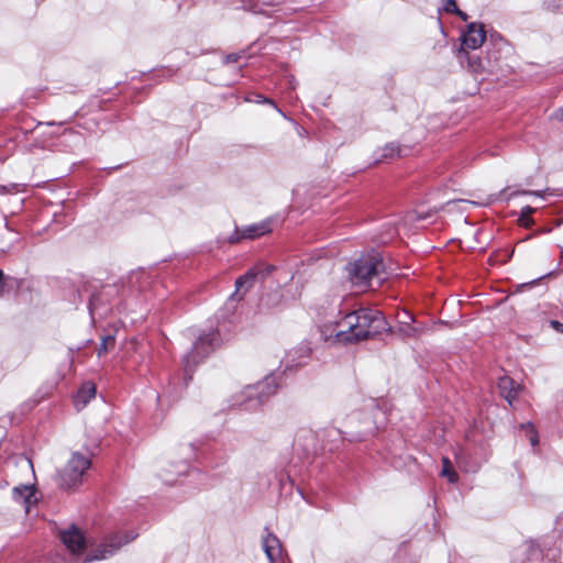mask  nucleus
I'll return each mask as SVG.
<instances>
[{
  "instance_id": "f257e3e1",
  "label": "nucleus",
  "mask_w": 563,
  "mask_h": 563,
  "mask_svg": "<svg viewBox=\"0 0 563 563\" xmlns=\"http://www.w3.org/2000/svg\"><path fill=\"white\" fill-rule=\"evenodd\" d=\"M384 318L379 311L369 309H360L349 313L343 319L341 325L345 329L336 331L334 334L324 333V340L334 336L339 343H354L368 339L379 333L384 329Z\"/></svg>"
},
{
  "instance_id": "f03ea898",
  "label": "nucleus",
  "mask_w": 563,
  "mask_h": 563,
  "mask_svg": "<svg viewBox=\"0 0 563 563\" xmlns=\"http://www.w3.org/2000/svg\"><path fill=\"white\" fill-rule=\"evenodd\" d=\"M384 271L383 258L377 252L362 256L351 264L349 269L352 283L362 288L366 287L373 277L379 276Z\"/></svg>"
},
{
  "instance_id": "7ed1b4c3",
  "label": "nucleus",
  "mask_w": 563,
  "mask_h": 563,
  "mask_svg": "<svg viewBox=\"0 0 563 563\" xmlns=\"http://www.w3.org/2000/svg\"><path fill=\"white\" fill-rule=\"evenodd\" d=\"M90 459L79 452H74L66 466L60 472L62 485L71 488L81 482L85 472L90 467Z\"/></svg>"
},
{
  "instance_id": "20e7f679",
  "label": "nucleus",
  "mask_w": 563,
  "mask_h": 563,
  "mask_svg": "<svg viewBox=\"0 0 563 563\" xmlns=\"http://www.w3.org/2000/svg\"><path fill=\"white\" fill-rule=\"evenodd\" d=\"M135 538L133 534H115L109 538L104 543L98 545L92 553L88 554L82 563H90L93 561L106 560L115 554L123 544L129 543Z\"/></svg>"
},
{
  "instance_id": "39448f33",
  "label": "nucleus",
  "mask_w": 563,
  "mask_h": 563,
  "mask_svg": "<svg viewBox=\"0 0 563 563\" xmlns=\"http://www.w3.org/2000/svg\"><path fill=\"white\" fill-rule=\"evenodd\" d=\"M374 407L373 402L369 401L363 406H360L358 398H346L342 400L335 408L336 419H350L351 422H361L363 411H367Z\"/></svg>"
},
{
  "instance_id": "423d86ee",
  "label": "nucleus",
  "mask_w": 563,
  "mask_h": 563,
  "mask_svg": "<svg viewBox=\"0 0 563 563\" xmlns=\"http://www.w3.org/2000/svg\"><path fill=\"white\" fill-rule=\"evenodd\" d=\"M486 40V31L481 23L472 22L467 25V30L462 35V46L459 54L467 53L468 49L479 48Z\"/></svg>"
},
{
  "instance_id": "0eeeda50",
  "label": "nucleus",
  "mask_w": 563,
  "mask_h": 563,
  "mask_svg": "<svg viewBox=\"0 0 563 563\" xmlns=\"http://www.w3.org/2000/svg\"><path fill=\"white\" fill-rule=\"evenodd\" d=\"M60 540L68 549V551L76 555L81 553L86 547V539L82 532L75 526L60 531Z\"/></svg>"
},
{
  "instance_id": "6e6552de",
  "label": "nucleus",
  "mask_w": 563,
  "mask_h": 563,
  "mask_svg": "<svg viewBox=\"0 0 563 563\" xmlns=\"http://www.w3.org/2000/svg\"><path fill=\"white\" fill-rule=\"evenodd\" d=\"M262 547L269 563H284L280 541L271 532L262 540Z\"/></svg>"
},
{
  "instance_id": "1a4fd4ad",
  "label": "nucleus",
  "mask_w": 563,
  "mask_h": 563,
  "mask_svg": "<svg viewBox=\"0 0 563 563\" xmlns=\"http://www.w3.org/2000/svg\"><path fill=\"white\" fill-rule=\"evenodd\" d=\"M499 394L507 400L509 406L514 405V401L518 398L519 394L523 390V386L520 383L515 382L509 376H503L498 379L497 384Z\"/></svg>"
},
{
  "instance_id": "9d476101",
  "label": "nucleus",
  "mask_w": 563,
  "mask_h": 563,
  "mask_svg": "<svg viewBox=\"0 0 563 563\" xmlns=\"http://www.w3.org/2000/svg\"><path fill=\"white\" fill-rule=\"evenodd\" d=\"M12 493L14 500L22 504L26 512H29L31 506L37 501L35 497V488L33 485L14 487Z\"/></svg>"
},
{
  "instance_id": "9b49d317",
  "label": "nucleus",
  "mask_w": 563,
  "mask_h": 563,
  "mask_svg": "<svg viewBox=\"0 0 563 563\" xmlns=\"http://www.w3.org/2000/svg\"><path fill=\"white\" fill-rule=\"evenodd\" d=\"M96 396V386L91 382L82 384L74 398V405L77 410L84 409L88 402Z\"/></svg>"
},
{
  "instance_id": "f8f14e48",
  "label": "nucleus",
  "mask_w": 563,
  "mask_h": 563,
  "mask_svg": "<svg viewBox=\"0 0 563 563\" xmlns=\"http://www.w3.org/2000/svg\"><path fill=\"white\" fill-rule=\"evenodd\" d=\"M271 232V222L263 221L260 223L251 224L245 227L241 231V238L243 239H255Z\"/></svg>"
},
{
  "instance_id": "ddd939ff",
  "label": "nucleus",
  "mask_w": 563,
  "mask_h": 563,
  "mask_svg": "<svg viewBox=\"0 0 563 563\" xmlns=\"http://www.w3.org/2000/svg\"><path fill=\"white\" fill-rule=\"evenodd\" d=\"M264 384H257V385H250L246 386L242 390V395L245 396V398L241 400H236L238 405H244L245 402H254V405H257L261 402L262 398V390H263Z\"/></svg>"
},
{
  "instance_id": "4468645a",
  "label": "nucleus",
  "mask_w": 563,
  "mask_h": 563,
  "mask_svg": "<svg viewBox=\"0 0 563 563\" xmlns=\"http://www.w3.org/2000/svg\"><path fill=\"white\" fill-rule=\"evenodd\" d=\"M212 339L210 335L200 336L196 341L192 352L186 356V366L189 365L190 361H192V363H197V354L199 353L200 349H205V346L209 345Z\"/></svg>"
},
{
  "instance_id": "2eb2a0df",
  "label": "nucleus",
  "mask_w": 563,
  "mask_h": 563,
  "mask_svg": "<svg viewBox=\"0 0 563 563\" xmlns=\"http://www.w3.org/2000/svg\"><path fill=\"white\" fill-rule=\"evenodd\" d=\"M459 57L460 59H466L467 66L473 73H481L484 69L481 58L471 56L468 52L459 54Z\"/></svg>"
},
{
  "instance_id": "dca6fc26",
  "label": "nucleus",
  "mask_w": 563,
  "mask_h": 563,
  "mask_svg": "<svg viewBox=\"0 0 563 563\" xmlns=\"http://www.w3.org/2000/svg\"><path fill=\"white\" fill-rule=\"evenodd\" d=\"M399 322L402 324L400 328L401 333L406 336L415 335L416 329L410 327V322L413 320V317L410 313L404 311L402 317L399 316Z\"/></svg>"
},
{
  "instance_id": "f3484780",
  "label": "nucleus",
  "mask_w": 563,
  "mask_h": 563,
  "mask_svg": "<svg viewBox=\"0 0 563 563\" xmlns=\"http://www.w3.org/2000/svg\"><path fill=\"white\" fill-rule=\"evenodd\" d=\"M442 476L446 477L450 483H455L459 478L457 473L454 471L451 461L448 457L442 459Z\"/></svg>"
},
{
  "instance_id": "a211bd4d",
  "label": "nucleus",
  "mask_w": 563,
  "mask_h": 563,
  "mask_svg": "<svg viewBox=\"0 0 563 563\" xmlns=\"http://www.w3.org/2000/svg\"><path fill=\"white\" fill-rule=\"evenodd\" d=\"M255 277H256V273H254L253 271H250L244 276L239 277L235 282L236 290H235L234 295H238L244 285L251 286L254 282Z\"/></svg>"
},
{
  "instance_id": "6ab92c4d",
  "label": "nucleus",
  "mask_w": 563,
  "mask_h": 563,
  "mask_svg": "<svg viewBox=\"0 0 563 563\" xmlns=\"http://www.w3.org/2000/svg\"><path fill=\"white\" fill-rule=\"evenodd\" d=\"M520 428L527 432L530 444L532 446H536L539 443V437H538V433H537L533 424L531 422H527V423H522L520 426Z\"/></svg>"
},
{
  "instance_id": "aec40b11",
  "label": "nucleus",
  "mask_w": 563,
  "mask_h": 563,
  "mask_svg": "<svg viewBox=\"0 0 563 563\" xmlns=\"http://www.w3.org/2000/svg\"><path fill=\"white\" fill-rule=\"evenodd\" d=\"M534 210L536 209L530 206H526L521 209L519 221L523 227H529L532 223L530 216L534 212Z\"/></svg>"
},
{
  "instance_id": "412c9836",
  "label": "nucleus",
  "mask_w": 563,
  "mask_h": 563,
  "mask_svg": "<svg viewBox=\"0 0 563 563\" xmlns=\"http://www.w3.org/2000/svg\"><path fill=\"white\" fill-rule=\"evenodd\" d=\"M443 10L448 13H454L457 11L455 0H443Z\"/></svg>"
},
{
  "instance_id": "4be33fe9",
  "label": "nucleus",
  "mask_w": 563,
  "mask_h": 563,
  "mask_svg": "<svg viewBox=\"0 0 563 563\" xmlns=\"http://www.w3.org/2000/svg\"><path fill=\"white\" fill-rule=\"evenodd\" d=\"M466 205H475L474 201H470V200H463V199H460V200H453V201H450L448 202V207H457V206H466Z\"/></svg>"
},
{
  "instance_id": "5701e85b",
  "label": "nucleus",
  "mask_w": 563,
  "mask_h": 563,
  "mask_svg": "<svg viewBox=\"0 0 563 563\" xmlns=\"http://www.w3.org/2000/svg\"><path fill=\"white\" fill-rule=\"evenodd\" d=\"M113 343L112 336H107L103 339L101 346L99 347V355L108 350V344Z\"/></svg>"
},
{
  "instance_id": "b1692460",
  "label": "nucleus",
  "mask_w": 563,
  "mask_h": 563,
  "mask_svg": "<svg viewBox=\"0 0 563 563\" xmlns=\"http://www.w3.org/2000/svg\"><path fill=\"white\" fill-rule=\"evenodd\" d=\"M519 194L536 196V197H540V198H544V196H545V191L523 190V191H520Z\"/></svg>"
},
{
  "instance_id": "393cba45",
  "label": "nucleus",
  "mask_w": 563,
  "mask_h": 563,
  "mask_svg": "<svg viewBox=\"0 0 563 563\" xmlns=\"http://www.w3.org/2000/svg\"><path fill=\"white\" fill-rule=\"evenodd\" d=\"M4 292V275L3 272L0 271V296Z\"/></svg>"
},
{
  "instance_id": "a878e982",
  "label": "nucleus",
  "mask_w": 563,
  "mask_h": 563,
  "mask_svg": "<svg viewBox=\"0 0 563 563\" xmlns=\"http://www.w3.org/2000/svg\"><path fill=\"white\" fill-rule=\"evenodd\" d=\"M551 324L555 330L563 332V323L559 321H552Z\"/></svg>"
},
{
  "instance_id": "bb28decb",
  "label": "nucleus",
  "mask_w": 563,
  "mask_h": 563,
  "mask_svg": "<svg viewBox=\"0 0 563 563\" xmlns=\"http://www.w3.org/2000/svg\"><path fill=\"white\" fill-rule=\"evenodd\" d=\"M456 15H459L463 21H467L468 16L466 13H464L463 11H461L459 8H457V11L454 12Z\"/></svg>"
},
{
  "instance_id": "cd10ccee",
  "label": "nucleus",
  "mask_w": 563,
  "mask_h": 563,
  "mask_svg": "<svg viewBox=\"0 0 563 563\" xmlns=\"http://www.w3.org/2000/svg\"><path fill=\"white\" fill-rule=\"evenodd\" d=\"M21 462H22L24 467H26V468H31L32 467V464H31L30 460L22 459Z\"/></svg>"
},
{
  "instance_id": "c85d7f7f",
  "label": "nucleus",
  "mask_w": 563,
  "mask_h": 563,
  "mask_svg": "<svg viewBox=\"0 0 563 563\" xmlns=\"http://www.w3.org/2000/svg\"><path fill=\"white\" fill-rule=\"evenodd\" d=\"M186 465L183 464L179 466V470L177 471V474H183L185 472Z\"/></svg>"
},
{
  "instance_id": "c756f323",
  "label": "nucleus",
  "mask_w": 563,
  "mask_h": 563,
  "mask_svg": "<svg viewBox=\"0 0 563 563\" xmlns=\"http://www.w3.org/2000/svg\"><path fill=\"white\" fill-rule=\"evenodd\" d=\"M228 59H229V60H233V62H234V60H236V58H235V57H233V56H231V55H230V56H228Z\"/></svg>"
},
{
  "instance_id": "7c9ffc66",
  "label": "nucleus",
  "mask_w": 563,
  "mask_h": 563,
  "mask_svg": "<svg viewBox=\"0 0 563 563\" xmlns=\"http://www.w3.org/2000/svg\"><path fill=\"white\" fill-rule=\"evenodd\" d=\"M240 238H233L230 240V242H238Z\"/></svg>"
},
{
  "instance_id": "2f4dec72",
  "label": "nucleus",
  "mask_w": 563,
  "mask_h": 563,
  "mask_svg": "<svg viewBox=\"0 0 563 563\" xmlns=\"http://www.w3.org/2000/svg\"><path fill=\"white\" fill-rule=\"evenodd\" d=\"M561 118L563 119V109L560 110Z\"/></svg>"
}]
</instances>
